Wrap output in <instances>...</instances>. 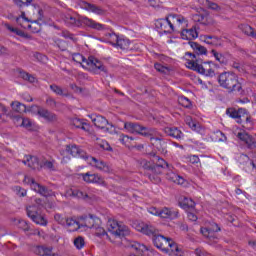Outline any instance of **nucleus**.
<instances>
[{
  "mask_svg": "<svg viewBox=\"0 0 256 256\" xmlns=\"http://www.w3.org/2000/svg\"><path fill=\"white\" fill-rule=\"evenodd\" d=\"M55 221H57V223H59L60 225H65V222L67 221V218H63V216H61V214H56L54 216Z\"/></svg>",
  "mask_w": 256,
  "mask_h": 256,
  "instance_id": "0e129e2a",
  "label": "nucleus"
},
{
  "mask_svg": "<svg viewBox=\"0 0 256 256\" xmlns=\"http://www.w3.org/2000/svg\"><path fill=\"white\" fill-rule=\"evenodd\" d=\"M189 45L196 53V55H207V48H205L204 46L193 41H190Z\"/></svg>",
  "mask_w": 256,
  "mask_h": 256,
  "instance_id": "c9c22d12",
  "label": "nucleus"
},
{
  "mask_svg": "<svg viewBox=\"0 0 256 256\" xmlns=\"http://www.w3.org/2000/svg\"><path fill=\"white\" fill-rule=\"evenodd\" d=\"M21 121L25 129H33V125H35V122L29 118H21Z\"/></svg>",
  "mask_w": 256,
  "mask_h": 256,
  "instance_id": "6e6d98bb",
  "label": "nucleus"
},
{
  "mask_svg": "<svg viewBox=\"0 0 256 256\" xmlns=\"http://www.w3.org/2000/svg\"><path fill=\"white\" fill-rule=\"evenodd\" d=\"M46 105H48V107H52V109L53 108H55V107H57V101H55L53 98H51V97H48L47 99H46Z\"/></svg>",
  "mask_w": 256,
  "mask_h": 256,
  "instance_id": "338daca9",
  "label": "nucleus"
},
{
  "mask_svg": "<svg viewBox=\"0 0 256 256\" xmlns=\"http://www.w3.org/2000/svg\"><path fill=\"white\" fill-rule=\"evenodd\" d=\"M24 165H27L30 169H36L37 171L43 169V164L39 161V158L33 155H25L24 160H22Z\"/></svg>",
  "mask_w": 256,
  "mask_h": 256,
  "instance_id": "dca6fc26",
  "label": "nucleus"
},
{
  "mask_svg": "<svg viewBox=\"0 0 256 256\" xmlns=\"http://www.w3.org/2000/svg\"><path fill=\"white\" fill-rule=\"evenodd\" d=\"M108 231L115 235V237H127L131 233L129 227L125 226L123 222H118L117 220L110 218L107 221Z\"/></svg>",
  "mask_w": 256,
  "mask_h": 256,
  "instance_id": "0eeeda50",
  "label": "nucleus"
},
{
  "mask_svg": "<svg viewBox=\"0 0 256 256\" xmlns=\"http://www.w3.org/2000/svg\"><path fill=\"white\" fill-rule=\"evenodd\" d=\"M103 39L104 41H106V43H110V45H113L115 47L117 46V42L119 41V36L114 32H110L106 33Z\"/></svg>",
  "mask_w": 256,
  "mask_h": 256,
  "instance_id": "4c0bfd02",
  "label": "nucleus"
},
{
  "mask_svg": "<svg viewBox=\"0 0 256 256\" xmlns=\"http://www.w3.org/2000/svg\"><path fill=\"white\" fill-rule=\"evenodd\" d=\"M50 90L55 93V95H60L61 97H67L69 95L65 89H62L61 86L57 84L50 85Z\"/></svg>",
  "mask_w": 256,
  "mask_h": 256,
  "instance_id": "c03bdc74",
  "label": "nucleus"
},
{
  "mask_svg": "<svg viewBox=\"0 0 256 256\" xmlns=\"http://www.w3.org/2000/svg\"><path fill=\"white\" fill-rule=\"evenodd\" d=\"M185 123L187 126L190 127L192 131H197V123L193 121V118H191V116L185 117Z\"/></svg>",
  "mask_w": 256,
  "mask_h": 256,
  "instance_id": "864d4df0",
  "label": "nucleus"
},
{
  "mask_svg": "<svg viewBox=\"0 0 256 256\" xmlns=\"http://www.w3.org/2000/svg\"><path fill=\"white\" fill-rule=\"evenodd\" d=\"M141 166L143 167V169H147L148 171H151V169L153 168V165L151 164V162L147 160H142Z\"/></svg>",
  "mask_w": 256,
  "mask_h": 256,
  "instance_id": "69168bd1",
  "label": "nucleus"
},
{
  "mask_svg": "<svg viewBox=\"0 0 256 256\" xmlns=\"http://www.w3.org/2000/svg\"><path fill=\"white\" fill-rule=\"evenodd\" d=\"M92 229L94 230V234L96 235V237H109L107 235V231H105V228H103L101 224L95 225Z\"/></svg>",
  "mask_w": 256,
  "mask_h": 256,
  "instance_id": "a18cd8bd",
  "label": "nucleus"
},
{
  "mask_svg": "<svg viewBox=\"0 0 256 256\" xmlns=\"http://www.w3.org/2000/svg\"><path fill=\"white\" fill-rule=\"evenodd\" d=\"M178 103L179 105H181L182 107H185L186 109H189V107H191V100H189V98L185 96L178 97Z\"/></svg>",
  "mask_w": 256,
  "mask_h": 256,
  "instance_id": "3c124183",
  "label": "nucleus"
},
{
  "mask_svg": "<svg viewBox=\"0 0 256 256\" xmlns=\"http://www.w3.org/2000/svg\"><path fill=\"white\" fill-rule=\"evenodd\" d=\"M211 54L215 58L220 65H228L229 61L231 60V54L229 52H218L217 50H211Z\"/></svg>",
  "mask_w": 256,
  "mask_h": 256,
  "instance_id": "412c9836",
  "label": "nucleus"
},
{
  "mask_svg": "<svg viewBox=\"0 0 256 256\" xmlns=\"http://www.w3.org/2000/svg\"><path fill=\"white\" fill-rule=\"evenodd\" d=\"M164 253H168L169 255L181 256V249H179V246H177V243H175V241L171 239L169 242V246Z\"/></svg>",
  "mask_w": 256,
  "mask_h": 256,
  "instance_id": "473e14b6",
  "label": "nucleus"
},
{
  "mask_svg": "<svg viewBox=\"0 0 256 256\" xmlns=\"http://www.w3.org/2000/svg\"><path fill=\"white\" fill-rule=\"evenodd\" d=\"M73 243H74V247H76L78 251H81V249L85 247V238H83V236H78L74 239Z\"/></svg>",
  "mask_w": 256,
  "mask_h": 256,
  "instance_id": "09e8293b",
  "label": "nucleus"
},
{
  "mask_svg": "<svg viewBox=\"0 0 256 256\" xmlns=\"http://www.w3.org/2000/svg\"><path fill=\"white\" fill-rule=\"evenodd\" d=\"M238 139H240V141H243L244 143H246V145H248V147H252L253 146V138L246 132H239L237 134Z\"/></svg>",
  "mask_w": 256,
  "mask_h": 256,
  "instance_id": "a19ab883",
  "label": "nucleus"
},
{
  "mask_svg": "<svg viewBox=\"0 0 256 256\" xmlns=\"http://www.w3.org/2000/svg\"><path fill=\"white\" fill-rule=\"evenodd\" d=\"M151 130L154 131V133L144 137L150 138L151 145L158 149V151H161V149H163V144L165 143V140H163V136L159 134L157 129L151 128Z\"/></svg>",
  "mask_w": 256,
  "mask_h": 256,
  "instance_id": "2eb2a0df",
  "label": "nucleus"
},
{
  "mask_svg": "<svg viewBox=\"0 0 256 256\" xmlns=\"http://www.w3.org/2000/svg\"><path fill=\"white\" fill-rule=\"evenodd\" d=\"M66 153H69V155H72V157H80L81 159H85V160L88 157L87 152L75 144L67 145Z\"/></svg>",
  "mask_w": 256,
  "mask_h": 256,
  "instance_id": "a211bd4d",
  "label": "nucleus"
},
{
  "mask_svg": "<svg viewBox=\"0 0 256 256\" xmlns=\"http://www.w3.org/2000/svg\"><path fill=\"white\" fill-rule=\"evenodd\" d=\"M135 229L140 233H143L144 235H148V237H152L155 247H157V249H160L164 253L169 248L171 238H167L159 234V230L153 225L139 223L136 224Z\"/></svg>",
  "mask_w": 256,
  "mask_h": 256,
  "instance_id": "f257e3e1",
  "label": "nucleus"
},
{
  "mask_svg": "<svg viewBox=\"0 0 256 256\" xmlns=\"http://www.w3.org/2000/svg\"><path fill=\"white\" fill-rule=\"evenodd\" d=\"M21 26L24 29H29V31H31L32 33H39V31H41V24H39V22H37V21H33L27 25L21 24Z\"/></svg>",
  "mask_w": 256,
  "mask_h": 256,
  "instance_id": "79ce46f5",
  "label": "nucleus"
},
{
  "mask_svg": "<svg viewBox=\"0 0 256 256\" xmlns=\"http://www.w3.org/2000/svg\"><path fill=\"white\" fill-rule=\"evenodd\" d=\"M15 191L19 197H26L27 196V190L21 188V186H16Z\"/></svg>",
  "mask_w": 256,
  "mask_h": 256,
  "instance_id": "052dcab7",
  "label": "nucleus"
},
{
  "mask_svg": "<svg viewBox=\"0 0 256 256\" xmlns=\"http://www.w3.org/2000/svg\"><path fill=\"white\" fill-rule=\"evenodd\" d=\"M24 183H27V185H30L31 189L35 191L36 193H39V195H42L43 197H51L53 195V191L49 190L47 187L35 182V179L29 176L24 177Z\"/></svg>",
  "mask_w": 256,
  "mask_h": 256,
  "instance_id": "1a4fd4ad",
  "label": "nucleus"
},
{
  "mask_svg": "<svg viewBox=\"0 0 256 256\" xmlns=\"http://www.w3.org/2000/svg\"><path fill=\"white\" fill-rule=\"evenodd\" d=\"M195 253H196L197 256H213V255H211V254L205 252V251L202 250V249H196V250H195Z\"/></svg>",
  "mask_w": 256,
  "mask_h": 256,
  "instance_id": "774afa93",
  "label": "nucleus"
},
{
  "mask_svg": "<svg viewBox=\"0 0 256 256\" xmlns=\"http://www.w3.org/2000/svg\"><path fill=\"white\" fill-rule=\"evenodd\" d=\"M159 217L162 219H177V217H179V211L173 208L164 207L160 209Z\"/></svg>",
  "mask_w": 256,
  "mask_h": 256,
  "instance_id": "393cba45",
  "label": "nucleus"
},
{
  "mask_svg": "<svg viewBox=\"0 0 256 256\" xmlns=\"http://www.w3.org/2000/svg\"><path fill=\"white\" fill-rule=\"evenodd\" d=\"M245 109H235V108H228L226 110V114L231 117L232 119H235L237 123H243V117H245Z\"/></svg>",
  "mask_w": 256,
  "mask_h": 256,
  "instance_id": "4be33fe9",
  "label": "nucleus"
},
{
  "mask_svg": "<svg viewBox=\"0 0 256 256\" xmlns=\"http://www.w3.org/2000/svg\"><path fill=\"white\" fill-rule=\"evenodd\" d=\"M7 107L0 103V123H5V115H7Z\"/></svg>",
  "mask_w": 256,
  "mask_h": 256,
  "instance_id": "4d7b16f0",
  "label": "nucleus"
},
{
  "mask_svg": "<svg viewBox=\"0 0 256 256\" xmlns=\"http://www.w3.org/2000/svg\"><path fill=\"white\" fill-rule=\"evenodd\" d=\"M240 125H242L244 129H247V131H251L255 126V122H253V118L251 116L244 113V117H242Z\"/></svg>",
  "mask_w": 256,
  "mask_h": 256,
  "instance_id": "72a5a7b5",
  "label": "nucleus"
},
{
  "mask_svg": "<svg viewBox=\"0 0 256 256\" xmlns=\"http://www.w3.org/2000/svg\"><path fill=\"white\" fill-rule=\"evenodd\" d=\"M200 231L204 237H206L207 239H212V237L215 236V233L221 231V227H219L217 223H212L211 227L201 228Z\"/></svg>",
  "mask_w": 256,
  "mask_h": 256,
  "instance_id": "a878e982",
  "label": "nucleus"
},
{
  "mask_svg": "<svg viewBox=\"0 0 256 256\" xmlns=\"http://www.w3.org/2000/svg\"><path fill=\"white\" fill-rule=\"evenodd\" d=\"M205 43L208 45H213L214 47H219V45H221V39L215 36H206Z\"/></svg>",
  "mask_w": 256,
  "mask_h": 256,
  "instance_id": "de8ad7c7",
  "label": "nucleus"
},
{
  "mask_svg": "<svg viewBox=\"0 0 256 256\" xmlns=\"http://www.w3.org/2000/svg\"><path fill=\"white\" fill-rule=\"evenodd\" d=\"M85 183H95L96 185H105V179L97 173H82L80 174Z\"/></svg>",
  "mask_w": 256,
  "mask_h": 256,
  "instance_id": "4468645a",
  "label": "nucleus"
},
{
  "mask_svg": "<svg viewBox=\"0 0 256 256\" xmlns=\"http://www.w3.org/2000/svg\"><path fill=\"white\" fill-rule=\"evenodd\" d=\"M62 20L64 21L65 25H67V27H83V25H85V27L95 29L96 31H103V29H105V25L88 17L77 18L71 14H64L62 16Z\"/></svg>",
  "mask_w": 256,
  "mask_h": 256,
  "instance_id": "7ed1b4c3",
  "label": "nucleus"
},
{
  "mask_svg": "<svg viewBox=\"0 0 256 256\" xmlns=\"http://www.w3.org/2000/svg\"><path fill=\"white\" fill-rule=\"evenodd\" d=\"M41 209H43V200L41 198L35 199V204L30 205L26 208L27 216L36 223V225H47V219H45V215L41 213Z\"/></svg>",
  "mask_w": 256,
  "mask_h": 256,
  "instance_id": "423d86ee",
  "label": "nucleus"
},
{
  "mask_svg": "<svg viewBox=\"0 0 256 256\" xmlns=\"http://www.w3.org/2000/svg\"><path fill=\"white\" fill-rule=\"evenodd\" d=\"M91 120L98 129H106V131H109L107 125H110V123L107 121V118L101 115H92ZM110 127H113V125H110Z\"/></svg>",
  "mask_w": 256,
  "mask_h": 256,
  "instance_id": "5701e85b",
  "label": "nucleus"
},
{
  "mask_svg": "<svg viewBox=\"0 0 256 256\" xmlns=\"http://www.w3.org/2000/svg\"><path fill=\"white\" fill-rule=\"evenodd\" d=\"M118 140L122 145H125L126 147H133L135 144L133 141H135V138L125 135V134H119Z\"/></svg>",
  "mask_w": 256,
  "mask_h": 256,
  "instance_id": "e433bc0d",
  "label": "nucleus"
},
{
  "mask_svg": "<svg viewBox=\"0 0 256 256\" xmlns=\"http://www.w3.org/2000/svg\"><path fill=\"white\" fill-rule=\"evenodd\" d=\"M40 165H42V168L44 167V169H49L50 171H55V165L53 164V161L43 159L40 162Z\"/></svg>",
  "mask_w": 256,
  "mask_h": 256,
  "instance_id": "603ef678",
  "label": "nucleus"
},
{
  "mask_svg": "<svg viewBox=\"0 0 256 256\" xmlns=\"http://www.w3.org/2000/svg\"><path fill=\"white\" fill-rule=\"evenodd\" d=\"M168 18L170 20V25L172 27L173 33H181V31L185 29V25H187V20L182 15L170 14Z\"/></svg>",
  "mask_w": 256,
  "mask_h": 256,
  "instance_id": "9d476101",
  "label": "nucleus"
},
{
  "mask_svg": "<svg viewBox=\"0 0 256 256\" xmlns=\"http://www.w3.org/2000/svg\"><path fill=\"white\" fill-rule=\"evenodd\" d=\"M71 125H73V127H76V129H82L83 131H90L91 129V126L87 122L79 118H73L71 120Z\"/></svg>",
  "mask_w": 256,
  "mask_h": 256,
  "instance_id": "7c9ffc66",
  "label": "nucleus"
},
{
  "mask_svg": "<svg viewBox=\"0 0 256 256\" xmlns=\"http://www.w3.org/2000/svg\"><path fill=\"white\" fill-rule=\"evenodd\" d=\"M72 59L75 63H79L83 69H86L94 75H103V73L107 75V67L103 62H101V60L95 58V56L85 58V56L80 53H74L72 55Z\"/></svg>",
  "mask_w": 256,
  "mask_h": 256,
  "instance_id": "f03ea898",
  "label": "nucleus"
},
{
  "mask_svg": "<svg viewBox=\"0 0 256 256\" xmlns=\"http://www.w3.org/2000/svg\"><path fill=\"white\" fill-rule=\"evenodd\" d=\"M154 161H156V164L152 165V169L150 170L151 173H153L154 175H161V173H163V170L169 167V163H167L159 156H155Z\"/></svg>",
  "mask_w": 256,
  "mask_h": 256,
  "instance_id": "f3484780",
  "label": "nucleus"
},
{
  "mask_svg": "<svg viewBox=\"0 0 256 256\" xmlns=\"http://www.w3.org/2000/svg\"><path fill=\"white\" fill-rule=\"evenodd\" d=\"M154 68L156 71H159L160 73H166V71H169V69L159 63L154 64Z\"/></svg>",
  "mask_w": 256,
  "mask_h": 256,
  "instance_id": "e2e57ef3",
  "label": "nucleus"
},
{
  "mask_svg": "<svg viewBox=\"0 0 256 256\" xmlns=\"http://www.w3.org/2000/svg\"><path fill=\"white\" fill-rule=\"evenodd\" d=\"M11 107L16 113H25L27 111V106L19 101L12 102Z\"/></svg>",
  "mask_w": 256,
  "mask_h": 256,
  "instance_id": "37998d69",
  "label": "nucleus"
},
{
  "mask_svg": "<svg viewBox=\"0 0 256 256\" xmlns=\"http://www.w3.org/2000/svg\"><path fill=\"white\" fill-rule=\"evenodd\" d=\"M193 19L197 23H201L202 25H207V16H205L201 13L194 14Z\"/></svg>",
  "mask_w": 256,
  "mask_h": 256,
  "instance_id": "8fccbe9b",
  "label": "nucleus"
},
{
  "mask_svg": "<svg viewBox=\"0 0 256 256\" xmlns=\"http://www.w3.org/2000/svg\"><path fill=\"white\" fill-rule=\"evenodd\" d=\"M34 253L39 256H51L53 255V248L47 246H36L34 248Z\"/></svg>",
  "mask_w": 256,
  "mask_h": 256,
  "instance_id": "2f4dec72",
  "label": "nucleus"
},
{
  "mask_svg": "<svg viewBox=\"0 0 256 256\" xmlns=\"http://www.w3.org/2000/svg\"><path fill=\"white\" fill-rule=\"evenodd\" d=\"M33 0H14L15 5L18 7H29Z\"/></svg>",
  "mask_w": 256,
  "mask_h": 256,
  "instance_id": "13d9d810",
  "label": "nucleus"
},
{
  "mask_svg": "<svg viewBox=\"0 0 256 256\" xmlns=\"http://www.w3.org/2000/svg\"><path fill=\"white\" fill-rule=\"evenodd\" d=\"M132 249L135 251H139V253H143V251H147V246L140 244L139 242H134L131 244Z\"/></svg>",
  "mask_w": 256,
  "mask_h": 256,
  "instance_id": "5fc2aeb1",
  "label": "nucleus"
},
{
  "mask_svg": "<svg viewBox=\"0 0 256 256\" xmlns=\"http://www.w3.org/2000/svg\"><path fill=\"white\" fill-rule=\"evenodd\" d=\"M218 83L223 89H227L230 93L241 91L242 87L239 83V77L232 72H223L218 76Z\"/></svg>",
  "mask_w": 256,
  "mask_h": 256,
  "instance_id": "39448f33",
  "label": "nucleus"
},
{
  "mask_svg": "<svg viewBox=\"0 0 256 256\" xmlns=\"http://www.w3.org/2000/svg\"><path fill=\"white\" fill-rule=\"evenodd\" d=\"M80 7L82 9H85L86 11H91V13H95L96 15H103L104 13L101 7L95 4H91L89 2H85V1L80 2Z\"/></svg>",
  "mask_w": 256,
  "mask_h": 256,
  "instance_id": "bb28decb",
  "label": "nucleus"
},
{
  "mask_svg": "<svg viewBox=\"0 0 256 256\" xmlns=\"http://www.w3.org/2000/svg\"><path fill=\"white\" fill-rule=\"evenodd\" d=\"M166 169V179H168V181H172V183H176V185H182V187L187 185V180H185L181 175L175 173L173 165L168 164Z\"/></svg>",
  "mask_w": 256,
  "mask_h": 256,
  "instance_id": "f8f14e48",
  "label": "nucleus"
},
{
  "mask_svg": "<svg viewBox=\"0 0 256 256\" xmlns=\"http://www.w3.org/2000/svg\"><path fill=\"white\" fill-rule=\"evenodd\" d=\"M124 129H126L128 133H137V135H141L142 137H148L154 133V130H152L151 127H145L133 122H126L124 124Z\"/></svg>",
  "mask_w": 256,
  "mask_h": 256,
  "instance_id": "6e6552de",
  "label": "nucleus"
},
{
  "mask_svg": "<svg viewBox=\"0 0 256 256\" xmlns=\"http://www.w3.org/2000/svg\"><path fill=\"white\" fill-rule=\"evenodd\" d=\"M186 57H190V59L186 61V67H188V69L197 71V73L205 75L206 77H215V69H213L210 62L203 63L201 60L197 59L195 54L191 52H187Z\"/></svg>",
  "mask_w": 256,
  "mask_h": 256,
  "instance_id": "20e7f679",
  "label": "nucleus"
},
{
  "mask_svg": "<svg viewBox=\"0 0 256 256\" xmlns=\"http://www.w3.org/2000/svg\"><path fill=\"white\" fill-rule=\"evenodd\" d=\"M37 115L42 119H45L48 123H55V121H57V115L43 107H38Z\"/></svg>",
  "mask_w": 256,
  "mask_h": 256,
  "instance_id": "aec40b11",
  "label": "nucleus"
},
{
  "mask_svg": "<svg viewBox=\"0 0 256 256\" xmlns=\"http://www.w3.org/2000/svg\"><path fill=\"white\" fill-rule=\"evenodd\" d=\"M66 195L68 197H75L76 199H83L84 201H89V199H93V193H91V188H84L83 190L71 188L67 190Z\"/></svg>",
  "mask_w": 256,
  "mask_h": 256,
  "instance_id": "9b49d317",
  "label": "nucleus"
},
{
  "mask_svg": "<svg viewBox=\"0 0 256 256\" xmlns=\"http://www.w3.org/2000/svg\"><path fill=\"white\" fill-rule=\"evenodd\" d=\"M240 31L246 35V37H251V39H256V30L248 24H240Z\"/></svg>",
  "mask_w": 256,
  "mask_h": 256,
  "instance_id": "cd10ccee",
  "label": "nucleus"
},
{
  "mask_svg": "<svg viewBox=\"0 0 256 256\" xmlns=\"http://www.w3.org/2000/svg\"><path fill=\"white\" fill-rule=\"evenodd\" d=\"M179 205L182 207V209H193L195 208V201H193L191 198L183 197L179 201Z\"/></svg>",
  "mask_w": 256,
  "mask_h": 256,
  "instance_id": "ea45409f",
  "label": "nucleus"
},
{
  "mask_svg": "<svg viewBox=\"0 0 256 256\" xmlns=\"http://www.w3.org/2000/svg\"><path fill=\"white\" fill-rule=\"evenodd\" d=\"M206 3L207 7L213 11H219V9H221V7H219V5L215 2L207 1Z\"/></svg>",
  "mask_w": 256,
  "mask_h": 256,
  "instance_id": "680f3d73",
  "label": "nucleus"
},
{
  "mask_svg": "<svg viewBox=\"0 0 256 256\" xmlns=\"http://www.w3.org/2000/svg\"><path fill=\"white\" fill-rule=\"evenodd\" d=\"M231 67L233 69H236V71H238V73H244L245 69L243 68V64H240L237 61H233L231 64Z\"/></svg>",
  "mask_w": 256,
  "mask_h": 256,
  "instance_id": "bf43d9fd",
  "label": "nucleus"
},
{
  "mask_svg": "<svg viewBox=\"0 0 256 256\" xmlns=\"http://www.w3.org/2000/svg\"><path fill=\"white\" fill-rule=\"evenodd\" d=\"M116 46L124 51H127L129 50V47H131V40H129V38H125V36H119Z\"/></svg>",
  "mask_w": 256,
  "mask_h": 256,
  "instance_id": "f704fd0d",
  "label": "nucleus"
},
{
  "mask_svg": "<svg viewBox=\"0 0 256 256\" xmlns=\"http://www.w3.org/2000/svg\"><path fill=\"white\" fill-rule=\"evenodd\" d=\"M65 225L70 231H77L81 229V223L77 222V220L73 218H66Z\"/></svg>",
  "mask_w": 256,
  "mask_h": 256,
  "instance_id": "58836bf2",
  "label": "nucleus"
},
{
  "mask_svg": "<svg viewBox=\"0 0 256 256\" xmlns=\"http://www.w3.org/2000/svg\"><path fill=\"white\" fill-rule=\"evenodd\" d=\"M80 227H87L88 229H93L95 225H101V219L93 215L82 216Z\"/></svg>",
  "mask_w": 256,
  "mask_h": 256,
  "instance_id": "6ab92c4d",
  "label": "nucleus"
},
{
  "mask_svg": "<svg viewBox=\"0 0 256 256\" xmlns=\"http://www.w3.org/2000/svg\"><path fill=\"white\" fill-rule=\"evenodd\" d=\"M182 39H187L188 41H191V39H197L199 37V34L197 33V29L191 28V29H185L183 28L181 30Z\"/></svg>",
  "mask_w": 256,
  "mask_h": 256,
  "instance_id": "c85d7f7f",
  "label": "nucleus"
},
{
  "mask_svg": "<svg viewBox=\"0 0 256 256\" xmlns=\"http://www.w3.org/2000/svg\"><path fill=\"white\" fill-rule=\"evenodd\" d=\"M86 161L91 165V167H95V169H98V171H103L104 173H111V168L103 160H99L95 157L88 155L86 157Z\"/></svg>",
  "mask_w": 256,
  "mask_h": 256,
  "instance_id": "ddd939ff",
  "label": "nucleus"
},
{
  "mask_svg": "<svg viewBox=\"0 0 256 256\" xmlns=\"http://www.w3.org/2000/svg\"><path fill=\"white\" fill-rule=\"evenodd\" d=\"M19 77L24 81H28V83H35V81H37V78H35V76L29 74L26 71H20Z\"/></svg>",
  "mask_w": 256,
  "mask_h": 256,
  "instance_id": "49530a36",
  "label": "nucleus"
},
{
  "mask_svg": "<svg viewBox=\"0 0 256 256\" xmlns=\"http://www.w3.org/2000/svg\"><path fill=\"white\" fill-rule=\"evenodd\" d=\"M166 135L174 139H183V132L177 127H166L164 129Z\"/></svg>",
  "mask_w": 256,
  "mask_h": 256,
  "instance_id": "c756f323",
  "label": "nucleus"
},
{
  "mask_svg": "<svg viewBox=\"0 0 256 256\" xmlns=\"http://www.w3.org/2000/svg\"><path fill=\"white\" fill-rule=\"evenodd\" d=\"M157 29L163 31V33H173V28L171 26V21L169 16L166 19H159L155 23Z\"/></svg>",
  "mask_w": 256,
  "mask_h": 256,
  "instance_id": "b1692460",
  "label": "nucleus"
}]
</instances>
